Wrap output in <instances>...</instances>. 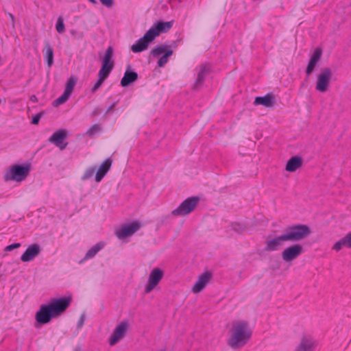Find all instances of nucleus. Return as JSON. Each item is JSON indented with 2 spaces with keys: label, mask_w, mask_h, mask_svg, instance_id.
Returning <instances> with one entry per match:
<instances>
[{
  "label": "nucleus",
  "mask_w": 351,
  "mask_h": 351,
  "mask_svg": "<svg viewBox=\"0 0 351 351\" xmlns=\"http://www.w3.org/2000/svg\"><path fill=\"white\" fill-rule=\"evenodd\" d=\"M71 302V296L52 300L48 304L40 306L36 312L35 319L37 323L45 324L51 319L58 317L69 307Z\"/></svg>",
  "instance_id": "f257e3e1"
},
{
  "label": "nucleus",
  "mask_w": 351,
  "mask_h": 351,
  "mask_svg": "<svg viewBox=\"0 0 351 351\" xmlns=\"http://www.w3.org/2000/svg\"><path fill=\"white\" fill-rule=\"evenodd\" d=\"M252 335V329L244 320L233 322L229 331L228 344L234 349L241 348L247 343Z\"/></svg>",
  "instance_id": "f03ea898"
},
{
  "label": "nucleus",
  "mask_w": 351,
  "mask_h": 351,
  "mask_svg": "<svg viewBox=\"0 0 351 351\" xmlns=\"http://www.w3.org/2000/svg\"><path fill=\"white\" fill-rule=\"evenodd\" d=\"M32 169L30 163L15 164L10 166L4 173L5 181L22 182L29 176Z\"/></svg>",
  "instance_id": "7ed1b4c3"
},
{
  "label": "nucleus",
  "mask_w": 351,
  "mask_h": 351,
  "mask_svg": "<svg viewBox=\"0 0 351 351\" xmlns=\"http://www.w3.org/2000/svg\"><path fill=\"white\" fill-rule=\"evenodd\" d=\"M311 231L304 224H295L287 227L283 234L287 241H299L307 238Z\"/></svg>",
  "instance_id": "20e7f679"
},
{
  "label": "nucleus",
  "mask_w": 351,
  "mask_h": 351,
  "mask_svg": "<svg viewBox=\"0 0 351 351\" xmlns=\"http://www.w3.org/2000/svg\"><path fill=\"white\" fill-rule=\"evenodd\" d=\"M332 78V71L329 68L322 69L317 75L315 90L319 93H326L328 90Z\"/></svg>",
  "instance_id": "39448f33"
},
{
  "label": "nucleus",
  "mask_w": 351,
  "mask_h": 351,
  "mask_svg": "<svg viewBox=\"0 0 351 351\" xmlns=\"http://www.w3.org/2000/svg\"><path fill=\"white\" fill-rule=\"evenodd\" d=\"M130 328V322L128 320L120 322L114 328L112 334L108 338V343L112 346L122 340L126 335Z\"/></svg>",
  "instance_id": "423d86ee"
},
{
  "label": "nucleus",
  "mask_w": 351,
  "mask_h": 351,
  "mask_svg": "<svg viewBox=\"0 0 351 351\" xmlns=\"http://www.w3.org/2000/svg\"><path fill=\"white\" fill-rule=\"evenodd\" d=\"M141 227V223L139 221L134 220L121 226L115 230V234L118 239L124 240L132 236Z\"/></svg>",
  "instance_id": "0eeeda50"
},
{
  "label": "nucleus",
  "mask_w": 351,
  "mask_h": 351,
  "mask_svg": "<svg viewBox=\"0 0 351 351\" xmlns=\"http://www.w3.org/2000/svg\"><path fill=\"white\" fill-rule=\"evenodd\" d=\"M113 48L108 47L102 60V65L99 71V77L106 80L114 67L112 60Z\"/></svg>",
  "instance_id": "6e6552de"
},
{
  "label": "nucleus",
  "mask_w": 351,
  "mask_h": 351,
  "mask_svg": "<svg viewBox=\"0 0 351 351\" xmlns=\"http://www.w3.org/2000/svg\"><path fill=\"white\" fill-rule=\"evenodd\" d=\"M304 252L300 244H293L285 247L281 252V258L285 263H292Z\"/></svg>",
  "instance_id": "1a4fd4ad"
},
{
  "label": "nucleus",
  "mask_w": 351,
  "mask_h": 351,
  "mask_svg": "<svg viewBox=\"0 0 351 351\" xmlns=\"http://www.w3.org/2000/svg\"><path fill=\"white\" fill-rule=\"evenodd\" d=\"M164 276V271L159 267L154 268L149 273L147 285L145 287V293H149L152 291L160 283Z\"/></svg>",
  "instance_id": "9d476101"
},
{
  "label": "nucleus",
  "mask_w": 351,
  "mask_h": 351,
  "mask_svg": "<svg viewBox=\"0 0 351 351\" xmlns=\"http://www.w3.org/2000/svg\"><path fill=\"white\" fill-rule=\"evenodd\" d=\"M199 198L192 197L186 199L177 208L172 211L175 216L186 215L191 213L196 207Z\"/></svg>",
  "instance_id": "9b49d317"
},
{
  "label": "nucleus",
  "mask_w": 351,
  "mask_h": 351,
  "mask_svg": "<svg viewBox=\"0 0 351 351\" xmlns=\"http://www.w3.org/2000/svg\"><path fill=\"white\" fill-rule=\"evenodd\" d=\"M318 341L312 335H304L294 351H315Z\"/></svg>",
  "instance_id": "f8f14e48"
},
{
  "label": "nucleus",
  "mask_w": 351,
  "mask_h": 351,
  "mask_svg": "<svg viewBox=\"0 0 351 351\" xmlns=\"http://www.w3.org/2000/svg\"><path fill=\"white\" fill-rule=\"evenodd\" d=\"M211 278L212 274L209 271L201 274L191 287V291L195 294L202 292L206 287Z\"/></svg>",
  "instance_id": "ddd939ff"
},
{
  "label": "nucleus",
  "mask_w": 351,
  "mask_h": 351,
  "mask_svg": "<svg viewBox=\"0 0 351 351\" xmlns=\"http://www.w3.org/2000/svg\"><path fill=\"white\" fill-rule=\"evenodd\" d=\"M172 25V21L157 22L152 26V27L147 31V33L152 38V39L154 40L161 33H164L169 30Z\"/></svg>",
  "instance_id": "4468645a"
},
{
  "label": "nucleus",
  "mask_w": 351,
  "mask_h": 351,
  "mask_svg": "<svg viewBox=\"0 0 351 351\" xmlns=\"http://www.w3.org/2000/svg\"><path fill=\"white\" fill-rule=\"evenodd\" d=\"M41 252V247L38 243L29 245L21 256L22 262L27 263L33 261Z\"/></svg>",
  "instance_id": "2eb2a0df"
},
{
  "label": "nucleus",
  "mask_w": 351,
  "mask_h": 351,
  "mask_svg": "<svg viewBox=\"0 0 351 351\" xmlns=\"http://www.w3.org/2000/svg\"><path fill=\"white\" fill-rule=\"evenodd\" d=\"M153 40H154L152 38L147 32L142 38H139L136 43L132 45L131 50L134 53H139L147 49L149 45Z\"/></svg>",
  "instance_id": "dca6fc26"
},
{
  "label": "nucleus",
  "mask_w": 351,
  "mask_h": 351,
  "mask_svg": "<svg viewBox=\"0 0 351 351\" xmlns=\"http://www.w3.org/2000/svg\"><path fill=\"white\" fill-rule=\"evenodd\" d=\"M322 56V50L320 47H317L314 49L308 63L306 69V73L307 75L311 74L317 66L318 62L321 60Z\"/></svg>",
  "instance_id": "f3484780"
},
{
  "label": "nucleus",
  "mask_w": 351,
  "mask_h": 351,
  "mask_svg": "<svg viewBox=\"0 0 351 351\" xmlns=\"http://www.w3.org/2000/svg\"><path fill=\"white\" fill-rule=\"evenodd\" d=\"M287 241L284 234L269 239L265 243V250L269 252L277 251L283 246Z\"/></svg>",
  "instance_id": "a211bd4d"
},
{
  "label": "nucleus",
  "mask_w": 351,
  "mask_h": 351,
  "mask_svg": "<svg viewBox=\"0 0 351 351\" xmlns=\"http://www.w3.org/2000/svg\"><path fill=\"white\" fill-rule=\"evenodd\" d=\"M67 135V132L64 130H60L54 132L49 138V141L54 143L61 149L65 148L66 143H64V140Z\"/></svg>",
  "instance_id": "6ab92c4d"
},
{
  "label": "nucleus",
  "mask_w": 351,
  "mask_h": 351,
  "mask_svg": "<svg viewBox=\"0 0 351 351\" xmlns=\"http://www.w3.org/2000/svg\"><path fill=\"white\" fill-rule=\"evenodd\" d=\"M112 165V160L110 158L106 159L99 167L97 171L95 173V180L97 182H101L103 178L110 169Z\"/></svg>",
  "instance_id": "aec40b11"
},
{
  "label": "nucleus",
  "mask_w": 351,
  "mask_h": 351,
  "mask_svg": "<svg viewBox=\"0 0 351 351\" xmlns=\"http://www.w3.org/2000/svg\"><path fill=\"white\" fill-rule=\"evenodd\" d=\"M302 165V159L300 156H295L290 158L287 162L285 170L292 173L300 169Z\"/></svg>",
  "instance_id": "412c9836"
},
{
  "label": "nucleus",
  "mask_w": 351,
  "mask_h": 351,
  "mask_svg": "<svg viewBox=\"0 0 351 351\" xmlns=\"http://www.w3.org/2000/svg\"><path fill=\"white\" fill-rule=\"evenodd\" d=\"M275 102L274 96L268 93L263 97H256L254 101V104L256 106L261 105L267 108L273 106Z\"/></svg>",
  "instance_id": "4be33fe9"
},
{
  "label": "nucleus",
  "mask_w": 351,
  "mask_h": 351,
  "mask_svg": "<svg viewBox=\"0 0 351 351\" xmlns=\"http://www.w3.org/2000/svg\"><path fill=\"white\" fill-rule=\"evenodd\" d=\"M346 247H351V233H348L343 238L335 242L332 250L339 252Z\"/></svg>",
  "instance_id": "5701e85b"
},
{
  "label": "nucleus",
  "mask_w": 351,
  "mask_h": 351,
  "mask_svg": "<svg viewBox=\"0 0 351 351\" xmlns=\"http://www.w3.org/2000/svg\"><path fill=\"white\" fill-rule=\"evenodd\" d=\"M138 75L134 71L127 70L121 80V85L123 87L128 86L137 80Z\"/></svg>",
  "instance_id": "b1692460"
},
{
  "label": "nucleus",
  "mask_w": 351,
  "mask_h": 351,
  "mask_svg": "<svg viewBox=\"0 0 351 351\" xmlns=\"http://www.w3.org/2000/svg\"><path fill=\"white\" fill-rule=\"evenodd\" d=\"M209 67L206 65H202L198 69L197 77L195 83V86L198 88L204 80V77L209 71Z\"/></svg>",
  "instance_id": "393cba45"
},
{
  "label": "nucleus",
  "mask_w": 351,
  "mask_h": 351,
  "mask_svg": "<svg viewBox=\"0 0 351 351\" xmlns=\"http://www.w3.org/2000/svg\"><path fill=\"white\" fill-rule=\"evenodd\" d=\"M105 246L104 242H99L93 246L86 254L85 258L88 259L93 258L99 250Z\"/></svg>",
  "instance_id": "a878e982"
},
{
  "label": "nucleus",
  "mask_w": 351,
  "mask_h": 351,
  "mask_svg": "<svg viewBox=\"0 0 351 351\" xmlns=\"http://www.w3.org/2000/svg\"><path fill=\"white\" fill-rule=\"evenodd\" d=\"M76 82H77V79L75 77H74V76L70 77L66 83L65 88H64V91L69 95H71V93L73 90V88L76 84Z\"/></svg>",
  "instance_id": "bb28decb"
},
{
  "label": "nucleus",
  "mask_w": 351,
  "mask_h": 351,
  "mask_svg": "<svg viewBox=\"0 0 351 351\" xmlns=\"http://www.w3.org/2000/svg\"><path fill=\"white\" fill-rule=\"evenodd\" d=\"M45 58L50 67L53 63V50L49 45L45 46Z\"/></svg>",
  "instance_id": "cd10ccee"
},
{
  "label": "nucleus",
  "mask_w": 351,
  "mask_h": 351,
  "mask_svg": "<svg viewBox=\"0 0 351 351\" xmlns=\"http://www.w3.org/2000/svg\"><path fill=\"white\" fill-rule=\"evenodd\" d=\"M170 50L167 45H158L152 49L151 53L154 57H158L162 53H165L167 51Z\"/></svg>",
  "instance_id": "c85d7f7f"
},
{
  "label": "nucleus",
  "mask_w": 351,
  "mask_h": 351,
  "mask_svg": "<svg viewBox=\"0 0 351 351\" xmlns=\"http://www.w3.org/2000/svg\"><path fill=\"white\" fill-rule=\"evenodd\" d=\"M95 173V167H88L87 168L83 175L82 176V180L83 181H86L88 179H90V178L93 177V176L94 175V173Z\"/></svg>",
  "instance_id": "c756f323"
},
{
  "label": "nucleus",
  "mask_w": 351,
  "mask_h": 351,
  "mask_svg": "<svg viewBox=\"0 0 351 351\" xmlns=\"http://www.w3.org/2000/svg\"><path fill=\"white\" fill-rule=\"evenodd\" d=\"M70 96L71 95L64 91L63 94L53 101V106L56 107L65 103Z\"/></svg>",
  "instance_id": "7c9ffc66"
},
{
  "label": "nucleus",
  "mask_w": 351,
  "mask_h": 351,
  "mask_svg": "<svg viewBox=\"0 0 351 351\" xmlns=\"http://www.w3.org/2000/svg\"><path fill=\"white\" fill-rule=\"evenodd\" d=\"M173 54L172 50L167 51V52L163 54L162 57L158 60V65L160 67L163 66L167 62H168V58L171 56Z\"/></svg>",
  "instance_id": "2f4dec72"
},
{
  "label": "nucleus",
  "mask_w": 351,
  "mask_h": 351,
  "mask_svg": "<svg viewBox=\"0 0 351 351\" xmlns=\"http://www.w3.org/2000/svg\"><path fill=\"white\" fill-rule=\"evenodd\" d=\"M56 29L59 34H62L65 31L64 19L62 16H59L56 24Z\"/></svg>",
  "instance_id": "473e14b6"
},
{
  "label": "nucleus",
  "mask_w": 351,
  "mask_h": 351,
  "mask_svg": "<svg viewBox=\"0 0 351 351\" xmlns=\"http://www.w3.org/2000/svg\"><path fill=\"white\" fill-rule=\"evenodd\" d=\"M101 128L99 125H94L91 126L86 132L89 136H93L100 131Z\"/></svg>",
  "instance_id": "72a5a7b5"
},
{
  "label": "nucleus",
  "mask_w": 351,
  "mask_h": 351,
  "mask_svg": "<svg viewBox=\"0 0 351 351\" xmlns=\"http://www.w3.org/2000/svg\"><path fill=\"white\" fill-rule=\"evenodd\" d=\"M104 80H105L104 79L100 78L99 77L97 82L95 84V85L92 88V92L95 93L97 89H99V87L101 86V84L104 83Z\"/></svg>",
  "instance_id": "f704fd0d"
},
{
  "label": "nucleus",
  "mask_w": 351,
  "mask_h": 351,
  "mask_svg": "<svg viewBox=\"0 0 351 351\" xmlns=\"http://www.w3.org/2000/svg\"><path fill=\"white\" fill-rule=\"evenodd\" d=\"M21 246V243H13V244H11V245H7L4 250L5 252H10L14 249H17L19 248V247Z\"/></svg>",
  "instance_id": "c9c22d12"
},
{
  "label": "nucleus",
  "mask_w": 351,
  "mask_h": 351,
  "mask_svg": "<svg viewBox=\"0 0 351 351\" xmlns=\"http://www.w3.org/2000/svg\"><path fill=\"white\" fill-rule=\"evenodd\" d=\"M99 1L104 5L108 7V8L111 7L113 3V0H99Z\"/></svg>",
  "instance_id": "e433bc0d"
},
{
  "label": "nucleus",
  "mask_w": 351,
  "mask_h": 351,
  "mask_svg": "<svg viewBox=\"0 0 351 351\" xmlns=\"http://www.w3.org/2000/svg\"><path fill=\"white\" fill-rule=\"evenodd\" d=\"M40 119V115L39 114H35L32 118V123L34 125H36L39 123Z\"/></svg>",
  "instance_id": "4c0bfd02"
},
{
  "label": "nucleus",
  "mask_w": 351,
  "mask_h": 351,
  "mask_svg": "<svg viewBox=\"0 0 351 351\" xmlns=\"http://www.w3.org/2000/svg\"><path fill=\"white\" fill-rule=\"evenodd\" d=\"M84 315H82L79 320V323H78L79 326L82 327L84 324Z\"/></svg>",
  "instance_id": "58836bf2"
},
{
  "label": "nucleus",
  "mask_w": 351,
  "mask_h": 351,
  "mask_svg": "<svg viewBox=\"0 0 351 351\" xmlns=\"http://www.w3.org/2000/svg\"><path fill=\"white\" fill-rule=\"evenodd\" d=\"M91 3L95 4L97 3V1L96 0H89Z\"/></svg>",
  "instance_id": "ea45409f"
}]
</instances>
